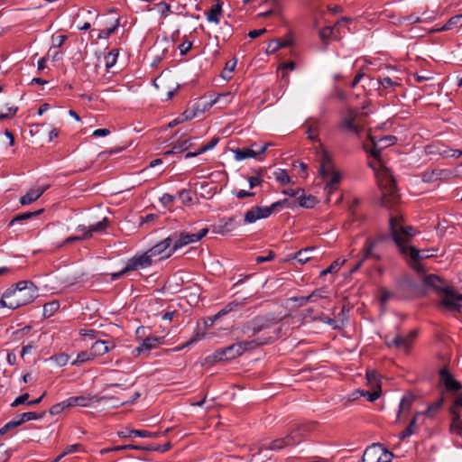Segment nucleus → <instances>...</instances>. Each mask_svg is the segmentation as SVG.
I'll return each instance as SVG.
<instances>
[{"label":"nucleus","mask_w":462,"mask_h":462,"mask_svg":"<svg viewBox=\"0 0 462 462\" xmlns=\"http://www.w3.org/2000/svg\"><path fill=\"white\" fill-rule=\"evenodd\" d=\"M18 417L21 421V424H23L25 421L42 419L43 417V413L37 414L35 412L29 411V412H24V413L19 414Z\"/></svg>","instance_id":"obj_50"},{"label":"nucleus","mask_w":462,"mask_h":462,"mask_svg":"<svg viewBox=\"0 0 462 462\" xmlns=\"http://www.w3.org/2000/svg\"><path fill=\"white\" fill-rule=\"evenodd\" d=\"M154 86L159 90V95L162 99L169 100L179 88V84L171 78L161 75L154 80Z\"/></svg>","instance_id":"obj_7"},{"label":"nucleus","mask_w":462,"mask_h":462,"mask_svg":"<svg viewBox=\"0 0 462 462\" xmlns=\"http://www.w3.org/2000/svg\"><path fill=\"white\" fill-rule=\"evenodd\" d=\"M179 198L182 201L183 204L185 205H189L192 202L193 200V194L190 190L189 189H181L180 192H179Z\"/></svg>","instance_id":"obj_56"},{"label":"nucleus","mask_w":462,"mask_h":462,"mask_svg":"<svg viewBox=\"0 0 462 462\" xmlns=\"http://www.w3.org/2000/svg\"><path fill=\"white\" fill-rule=\"evenodd\" d=\"M440 305L449 310H459L462 294L457 293L450 288L444 287L439 293Z\"/></svg>","instance_id":"obj_8"},{"label":"nucleus","mask_w":462,"mask_h":462,"mask_svg":"<svg viewBox=\"0 0 462 462\" xmlns=\"http://www.w3.org/2000/svg\"><path fill=\"white\" fill-rule=\"evenodd\" d=\"M153 262L152 256L150 255V253L147 251L143 254L129 260L126 266L123 269V272L147 268L151 266Z\"/></svg>","instance_id":"obj_14"},{"label":"nucleus","mask_w":462,"mask_h":462,"mask_svg":"<svg viewBox=\"0 0 462 462\" xmlns=\"http://www.w3.org/2000/svg\"><path fill=\"white\" fill-rule=\"evenodd\" d=\"M328 297V291L325 288H319L312 291L311 294L308 296V299H310V302L316 301L318 299H326Z\"/></svg>","instance_id":"obj_49"},{"label":"nucleus","mask_w":462,"mask_h":462,"mask_svg":"<svg viewBox=\"0 0 462 462\" xmlns=\"http://www.w3.org/2000/svg\"><path fill=\"white\" fill-rule=\"evenodd\" d=\"M419 413H417L414 418L411 420V421L410 422L409 426L407 427V429L405 430H403L401 435H400V439H406L407 437H410L411 435L413 434V427L415 426L416 424V420H417V417H418Z\"/></svg>","instance_id":"obj_57"},{"label":"nucleus","mask_w":462,"mask_h":462,"mask_svg":"<svg viewBox=\"0 0 462 462\" xmlns=\"http://www.w3.org/2000/svg\"><path fill=\"white\" fill-rule=\"evenodd\" d=\"M171 244L172 239L167 237L149 249L148 252L154 261L166 259L175 252Z\"/></svg>","instance_id":"obj_9"},{"label":"nucleus","mask_w":462,"mask_h":462,"mask_svg":"<svg viewBox=\"0 0 462 462\" xmlns=\"http://www.w3.org/2000/svg\"><path fill=\"white\" fill-rule=\"evenodd\" d=\"M369 139L372 143L373 147L368 150L366 147V151L375 159H379L381 150L384 147L390 146L393 144L395 137L392 135L383 136L378 140L369 134Z\"/></svg>","instance_id":"obj_15"},{"label":"nucleus","mask_w":462,"mask_h":462,"mask_svg":"<svg viewBox=\"0 0 462 462\" xmlns=\"http://www.w3.org/2000/svg\"><path fill=\"white\" fill-rule=\"evenodd\" d=\"M222 14V4L218 1L214 5L211 9L207 13V20L209 23H218Z\"/></svg>","instance_id":"obj_31"},{"label":"nucleus","mask_w":462,"mask_h":462,"mask_svg":"<svg viewBox=\"0 0 462 462\" xmlns=\"http://www.w3.org/2000/svg\"><path fill=\"white\" fill-rule=\"evenodd\" d=\"M60 308V304L58 301H51L46 303L43 306V314L44 316L50 317L53 315Z\"/></svg>","instance_id":"obj_45"},{"label":"nucleus","mask_w":462,"mask_h":462,"mask_svg":"<svg viewBox=\"0 0 462 462\" xmlns=\"http://www.w3.org/2000/svg\"><path fill=\"white\" fill-rule=\"evenodd\" d=\"M155 8L162 17H167L168 14L171 12V5L166 2H160L156 4Z\"/></svg>","instance_id":"obj_53"},{"label":"nucleus","mask_w":462,"mask_h":462,"mask_svg":"<svg viewBox=\"0 0 462 462\" xmlns=\"http://www.w3.org/2000/svg\"><path fill=\"white\" fill-rule=\"evenodd\" d=\"M285 205L291 208L295 206L294 203H291L287 199H284L282 200L273 203L269 207H255L245 214L244 222L245 224H252L259 219L267 218L274 211L278 210Z\"/></svg>","instance_id":"obj_6"},{"label":"nucleus","mask_w":462,"mask_h":462,"mask_svg":"<svg viewBox=\"0 0 462 462\" xmlns=\"http://www.w3.org/2000/svg\"><path fill=\"white\" fill-rule=\"evenodd\" d=\"M273 175L276 181L282 185L292 182L291 178L289 176L285 170L278 169L277 171H274Z\"/></svg>","instance_id":"obj_39"},{"label":"nucleus","mask_w":462,"mask_h":462,"mask_svg":"<svg viewBox=\"0 0 462 462\" xmlns=\"http://www.w3.org/2000/svg\"><path fill=\"white\" fill-rule=\"evenodd\" d=\"M390 230L393 238L399 247L401 253L409 255L414 262L412 267L418 272L422 273V266L418 263L420 259L429 258L434 255V250L420 251L413 246L407 247L406 243L414 236L413 228L410 226H403L401 216H393L390 218Z\"/></svg>","instance_id":"obj_1"},{"label":"nucleus","mask_w":462,"mask_h":462,"mask_svg":"<svg viewBox=\"0 0 462 462\" xmlns=\"http://www.w3.org/2000/svg\"><path fill=\"white\" fill-rule=\"evenodd\" d=\"M20 425H21V421L19 420V417L16 416L14 420H10L4 427H2L0 429V434L4 435L8 430H13V429H14V428H16V427H18Z\"/></svg>","instance_id":"obj_54"},{"label":"nucleus","mask_w":462,"mask_h":462,"mask_svg":"<svg viewBox=\"0 0 462 462\" xmlns=\"http://www.w3.org/2000/svg\"><path fill=\"white\" fill-rule=\"evenodd\" d=\"M443 402V398H439V400L429 405L427 411H425V414L427 416H433L434 413L441 408Z\"/></svg>","instance_id":"obj_52"},{"label":"nucleus","mask_w":462,"mask_h":462,"mask_svg":"<svg viewBox=\"0 0 462 462\" xmlns=\"http://www.w3.org/2000/svg\"><path fill=\"white\" fill-rule=\"evenodd\" d=\"M115 344L113 342L105 341V340H97L91 346L90 350L94 356V357L103 356L109 352L111 349L115 348Z\"/></svg>","instance_id":"obj_22"},{"label":"nucleus","mask_w":462,"mask_h":462,"mask_svg":"<svg viewBox=\"0 0 462 462\" xmlns=\"http://www.w3.org/2000/svg\"><path fill=\"white\" fill-rule=\"evenodd\" d=\"M451 175L452 173L448 170L434 169L425 171L422 174V180L424 182H434L438 180H448Z\"/></svg>","instance_id":"obj_18"},{"label":"nucleus","mask_w":462,"mask_h":462,"mask_svg":"<svg viewBox=\"0 0 462 462\" xmlns=\"http://www.w3.org/2000/svg\"><path fill=\"white\" fill-rule=\"evenodd\" d=\"M117 57L118 51L116 50H112L105 56L106 67L107 69L116 64Z\"/></svg>","instance_id":"obj_46"},{"label":"nucleus","mask_w":462,"mask_h":462,"mask_svg":"<svg viewBox=\"0 0 462 462\" xmlns=\"http://www.w3.org/2000/svg\"><path fill=\"white\" fill-rule=\"evenodd\" d=\"M462 26V14L451 17L444 26L439 29L434 30L433 32H440L451 30L453 28H458Z\"/></svg>","instance_id":"obj_35"},{"label":"nucleus","mask_w":462,"mask_h":462,"mask_svg":"<svg viewBox=\"0 0 462 462\" xmlns=\"http://www.w3.org/2000/svg\"><path fill=\"white\" fill-rule=\"evenodd\" d=\"M376 245V242L375 241H372V240H367L366 243H365V246L364 248V256L362 259H366L370 256H373V249L374 248Z\"/></svg>","instance_id":"obj_58"},{"label":"nucleus","mask_w":462,"mask_h":462,"mask_svg":"<svg viewBox=\"0 0 462 462\" xmlns=\"http://www.w3.org/2000/svg\"><path fill=\"white\" fill-rule=\"evenodd\" d=\"M159 343H160L159 337H146L143 341L142 345L140 346L136 347L133 353L135 356H138L143 351H149V350L154 348L157 346V344H159Z\"/></svg>","instance_id":"obj_28"},{"label":"nucleus","mask_w":462,"mask_h":462,"mask_svg":"<svg viewBox=\"0 0 462 462\" xmlns=\"http://www.w3.org/2000/svg\"><path fill=\"white\" fill-rule=\"evenodd\" d=\"M94 358L95 357H94L91 350L82 351L78 354L77 358L74 361H72L71 364L76 365H79V364L87 362V361H90Z\"/></svg>","instance_id":"obj_42"},{"label":"nucleus","mask_w":462,"mask_h":462,"mask_svg":"<svg viewBox=\"0 0 462 462\" xmlns=\"http://www.w3.org/2000/svg\"><path fill=\"white\" fill-rule=\"evenodd\" d=\"M365 115L366 114L352 108L346 109L341 115L338 129L343 132L353 133L358 135L365 127L363 119Z\"/></svg>","instance_id":"obj_5"},{"label":"nucleus","mask_w":462,"mask_h":462,"mask_svg":"<svg viewBox=\"0 0 462 462\" xmlns=\"http://www.w3.org/2000/svg\"><path fill=\"white\" fill-rule=\"evenodd\" d=\"M130 433L136 437L141 438H158L161 436V432H150L147 430H131Z\"/></svg>","instance_id":"obj_51"},{"label":"nucleus","mask_w":462,"mask_h":462,"mask_svg":"<svg viewBox=\"0 0 462 462\" xmlns=\"http://www.w3.org/2000/svg\"><path fill=\"white\" fill-rule=\"evenodd\" d=\"M366 397L369 402H374L379 398L378 392H369L365 390H356L347 398L348 401L357 400L359 397Z\"/></svg>","instance_id":"obj_30"},{"label":"nucleus","mask_w":462,"mask_h":462,"mask_svg":"<svg viewBox=\"0 0 462 462\" xmlns=\"http://www.w3.org/2000/svg\"><path fill=\"white\" fill-rule=\"evenodd\" d=\"M48 188L49 186L46 185L31 189L24 196L20 198L21 205L25 206L36 201L39 198L42 197V195Z\"/></svg>","instance_id":"obj_21"},{"label":"nucleus","mask_w":462,"mask_h":462,"mask_svg":"<svg viewBox=\"0 0 462 462\" xmlns=\"http://www.w3.org/2000/svg\"><path fill=\"white\" fill-rule=\"evenodd\" d=\"M415 399L416 396L411 393L403 395L399 405L398 418L409 411Z\"/></svg>","instance_id":"obj_27"},{"label":"nucleus","mask_w":462,"mask_h":462,"mask_svg":"<svg viewBox=\"0 0 462 462\" xmlns=\"http://www.w3.org/2000/svg\"><path fill=\"white\" fill-rule=\"evenodd\" d=\"M367 385L371 388L372 392H378L381 394V383L378 374L375 370H368L366 372Z\"/></svg>","instance_id":"obj_29"},{"label":"nucleus","mask_w":462,"mask_h":462,"mask_svg":"<svg viewBox=\"0 0 462 462\" xmlns=\"http://www.w3.org/2000/svg\"><path fill=\"white\" fill-rule=\"evenodd\" d=\"M314 251H315L314 247H308V248L302 249L295 254V259H297L301 263H305L310 259H311L313 257L312 254H313Z\"/></svg>","instance_id":"obj_36"},{"label":"nucleus","mask_w":462,"mask_h":462,"mask_svg":"<svg viewBox=\"0 0 462 462\" xmlns=\"http://www.w3.org/2000/svg\"><path fill=\"white\" fill-rule=\"evenodd\" d=\"M42 212H43V209H39V210H36V211H33V212H25V213H22V214L16 215L11 220L10 225L13 226V225H14L17 222H21V221H23V220L30 219L32 217L39 216Z\"/></svg>","instance_id":"obj_37"},{"label":"nucleus","mask_w":462,"mask_h":462,"mask_svg":"<svg viewBox=\"0 0 462 462\" xmlns=\"http://www.w3.org/2000/svg\"><path fill=\"white\" fill-rule=\"evenodd\" d=\"M380 293H381V296H380V302H381V305L382 306H384L388 300L393 297V293L389 291H387L386 289L384 288H382L380 290Z\"/></svg>","instance_id":"obj_63"},{"label":"nucleus","mask_w":462,"mask_h":462,"mask_svg":"<svg viewBox=\"0 0 462 462\" xmlns=\"http://www.w3.org/2000/svg\"><path fill=\"white\" fill-rule=\"evenodd\" d=\"M236 66V59L228 60L226 63V67H225L224 70L221 73L222 78L225 79H230V74L235 70Z\"/></svg>","instance_id":"obj_44"},{"label":"nucleus","mask_w":462,"mask_h":462,"mask_svg":"<svg viewBox=\"0 0 462 462\" xmlns=\"http://www.w3.org/2000/svg\"><path fill=\"white\" fill-rule=\"evenodd\" d=\"M236 226V218L229 217L225 221H221L217 226L213 227V232L218 235H226L227 233L233 231Z\"/></svg>","instance_id":"obj_25"},{"label":"nucleus","mask_w":462,"mask_h":462,"mask_svg":"<svg viewBox=\"0 0 462 462\" xmlns=\"http://www.w3.org/2000/svg\"><path fill=\"white\" fill-rule=\"evenodd\" d=\"M318 157L320 164L319 173L322 180H327L329 174L338 171L336 170L329 154L326 151H320L318 153Z\"/></svg>","instance_id":"obj_13"},{"label":"nucleus","mask_w":462,"mask_h":462,"mask_svg":"<svg viewBox=\"0 0 462 462\" xmlns=\"http://www.w3.org/2000/svg\"><path fill=\"white\" fill-rule=\"evenodd\" d=\"M17 106H9L6 108V112L0 113V120H5L8 118H12L17 112Z\"/></svg>","instance_id":"obj_60"},{"label":"nucleus","mask_w":462,"mask_h":462,"mask_svg":"<svg viewBox=\"0 0 462 462\" xmlns=\"http://www.w3.org/2000/svg\"><path fill=\"white\" fill-rule=\"evenodd\" d=\"M421 282L425 291L434 290L439 294V291L444 288L441 285L439 277L435 274L422 275Z\"/></svg>","instance_id":"obj_20"},{"label":"nucleus","mask_w":462,"mask_h":462,"mask_svg":"<svg viewBox=\"0 0 462 462\" xmlns=\"http://www.w3.org/2000/svg\"><path fill=\"white\" fill-rule=\"evenodd\" d=\"M379 83L384 88H395L400 86V79L398 78L383 77L379 79Z\"/></svg>","instance_id":"obj_43"},{"label":"nucleus","mask_w":462,"mask_h":462,"mask_svg":"<svg viewBox=\"0 0 462 462\" xmlns=\"http://www.w3.org/2000/svg\"><path fill=\"white\" fill-rule=\"evenodd\" d=\"M281 328H277L273 335L266 337H257L255 339L252 340H246V341H240L238 342L239 346L242 348L243 354L246 351H250L253 349H255L256 347H259L261 346L269 344L274 340H276L280 337Z\"/></svg>","instance_id":"obj_11"},{"label":"nucleus","mask_w":462,"mask_h":462,"mask_svg":"<svg viewBox=\"0 0 462 462\" xmlns=\"http://www.w3.org/2000/svg\"><path fill=\"white\" fill-rule=\"evenodd\" d=\"M189 145H190L189 140L185 139V140L178 141L173 145L172 150L166 152L165 154H171L172 152H182L188 150Z\"/></svg>","instance_id":"obj_40"},{"label":"nucleus","mask_w":462,"mask_h":462,"mask_svg":"<svg viewBox=\"0 0 462 462\" xmlns=\"http://www.w3.org/2000/svg\"><path fill=\"white\" fill-rule=\"evenodd\" d=\"M207 337V333L205 331H197L194 336L187 342L185 343L183 346H179L177 349L178 350H181L183 349L184 347H187L192 344H194L195 342H198L203 338H205Z\"/></svg>","instance_id":"obj_47"},{"label":"nucleus","mask_w":462,"mask_h":462,"mask_svg":"<svg viewBox=\"0 0 462 462\" xmlns=\"http://www.w3.org/2000/svg\"><path fill=\"white\" fill-rule=\"evenodd\" d=\"M78 406L88 407L91 402L96 401V397L93 396H77Z\"/></svg>","instance_id":"obj_61"},{"label":"nucleus","mask_w":462,"mask_h":462,"mask_svg":"<svg viewBox=\"0 0 462 462\" xmlns=\"http://www.w3.org/2000/svg\"><path fill=\"white\" fill-rule=\"evenodd\" d=\"M294 443V440L291 436L286 437L285 439H275L271 444V449H281L284 446L291 445Z\"/></svg>","instance_id":"obj_41"},{"label":"nucleus","mask_w":462,"mask_h":462,"mask_svg":"<svg viewBox=\"0 0 462 462\" xmlns=\"http://www.w3.org/2000/svg\"><path fill=\"white\" fill-rule=\"evenodd\" d=\"M108 225V220L106 217H104L101 221L98 223L92 225L88 227H86L84 226H79V229L85 232V237L90 238L94 232H102L106 228Z\"/></svg>","instance_id":"obj_24"},{"label":"nucleus","mask_w":462,"mask_h":462,"mask_svg":"<svg viewBox=\"0 0 462 462\" xmlns=\"http://www.w3.org/2000/svg\"><path fill=\"white\" fill-rule=\"evenodd\" d=\"M282 318H278L273 314L255 317L244 323L240 330L247 337H252L281 321Z\"/></svg>","instance_id":"obj_4"},{"label":"nucleus","mask_w":462,"mask_h":462,"mask_svg":"<svg viewBox=\"0 0 462 462\" xmlns=\"http://www.w3.org/2000/svg\"><path fill=\"white\" fill-rule=\"evenodd\" d=\"M342 175L339 171L329 174V177L327 180H323L325 182V190L327 192L328 200L329 199L330 195L336 190V185L338 184L341 180Z\"/></svg>","instance_id":"obj_23"},{"label":"nucleus","mask_w":462,"mask_h":462,"mask_svg":"<svg viewBox=\"0 0 462 462\" xmlns=\"http://www.w3.org/2000/svg\"><path fill=\"white\" fill-rule=\"evenodd\" d=\"M219 141V138L218 137H214L210 140V142L208 143V144H205L203 146H201L198 152H189L186 154V158H190V157H194L198 154H200V153H203L208 150H211L212 148H214L217 143H218Z\"/></svg>","instance_id":"obj_38"},{"label":"nucleus","mask_w":462,"mask_h":462,"mask_svg":"<svg viewBox=\"0 0 462 462\" xmlns=\"http://www.w3.org/2000/svg\"><path fill=\"white\" fill-rule=\"evenodd\" d=\"M37 296V287L32 282L20 281L14 289L7 290L3 294L1 308L14 310L32 302Z\"/></svg>","instance_id":"obj_2"},{"label":"nucleus","mask_w":462,"mask_h":462,"mask_svg":"<svg viewBox=\"0 0 462 462\" xmlns=\"http://www.w3.org/2000/svg\"><path fill=\"white\" fill-rule=\"evenodd\" d=\"M270 145L271 143H265L262 145L254 143L251 147L233 150L235 159L236 161H242L249 158H256L258 155L264 153Z\"/></svg>","instance_id":"obj_10"},{"label":"nucleus","mask_w":462,"mask_h":462,"mask_svg":"<svg viewBox=\"0 0 462 462\" xmlns=\"http://www.w3.org/2000/svg\"><path fill=\"white\" fill-rule=\"evenodd\" d=\"M241 355H243L242 348L237 342L226 348L217 350L209 358L214 362H217L234 359Z\"/></svg>","instance_id":"obj_12"},{"label":"nucleus","mask_w":462,"mask_h":462,"mask_svg":"<svg viewBox=\"0 0 462 462\" xmlns=\"http://www.w3.org/2000/svg\"><path fill=\"white\" fill-rule=\"evenodd\" d=\"M388 345L390 346H395L397 348L408 350L411 343L407 336H397L391 342H388Z\"/></svg>","instance_id":"obj_34"},{"label":"nucleus","mask_w":462,"mask_h":462,"mask_svg":"<svg viewBox=\"0 0 462 462\" xmlns=\"http://www.w3.org/2000/svg\"><path fill=\"white\" fill-rule=\"evenodd\" d=\"M333 27H326L319 32V37L323 42H325L328 38H330L334 34Z\"/></svg>","instance_id":"obj_62"},{"label":"nucleus","mask_w":462,"mask_h":462,"mask_svg":"<svg viewBox=\"0 0 462 462\" xmlns=\"http://www.w3.org/2000/svg\"><path fill=\"white\" fill-rule=\"evenodd\" d=\"M68 407L66 405V402H65V401H63L61 402L52 405L50 409V413L51 415H57V414H60L62 411H64Z\"/></svg>","instance_id":"obj_59"},{"label":"nucleus","mask_w":462,"mask_h":462,"mask_svg":"<svg viewBox=\"0 0 462 462\" xmlns=\"http://www.w3.org/2000/svg\"><path fill=\"white\" fill-rule=\"evenodd\" d=\"M241 305L240 302L236 301V300H234L230 303H228L225 308H223L222 310H220L217 313H218V316L223 317L225 316L226 314L231 312V311H234L236 310L239 306Z\"/></svg>","instance_id":"obj_55"},{"label":"nucleus","mask_w":462,"mask_h":462,"mask_svg":"<svg viewBox=\"0 0 462 462\" xmlns=\"http://www.w3.org/2000/svg\"><path fill=\"white\" fill-rule=\"evenodd\" d=\"M439 381L440 383L445 386L446 390L449 392L458 391L462 388L461 383L455 380L446 368L440 370Z\"/></svg>","instance_id":"obj_17"},{"label":"nucleus","mask_w":462,"mask_h":462,"mask_svg":"<svg viewBox=\"0 0 462 462\" xmlns=\"http://www.w3.org/2000/svg\"><path fill=\"white\" fill-rule=\"evenodd\" d=\"M378 163L381 164L380 162H378ZM371 166L376 171L377 181L380 189H382L383 196L381 199V204L383 207L391 208L397 203L399 199V195L396 191L395 181L393 175L390 171L383 165H380L379 170H377L374 165Z\"/></svg>","instance_id":"obj_3"},{"label":"nucleus","mask_w":462,"mask_h":462,"mask_svg":"<svg viewBox=\"0 0 462 462\" xmlns=\"http://www.w3.org/2000/svg\"><path fill=\"white\" fill-rule=\"evenodd\" d=\"M208 229L206 227L195 234H180V237L175 241L174 245H172L173 249L176 251L184 245L199 241L208 234Z\"/></svg>","instance_id":"obj_16"},{"label":"nucleus","mask_w":462,"mask_h":462,"mask_svg":"<svg viewBox=\"0 0 462 462\" xmlns=\"http://www.w3.org/2000/svg\"><path fill=\"white\" fill-rule=\"evenodd\" d=\"M345 263H346L345 259L342 260V261H339V260L334 261L329 265V267H328L327 269H325V270H323L321 272V275H326L328 273H337Z\"/></svg>","instance_id":"obj_48"},{"label":"nucleus","mask_w":462,"mask_h":462,"mask_svg":"<svg viewBox=\"0 0 462 462\" xmlns=\"http://www.w3.org/2000/svg\"><path fill=\"white\" fill-rule=\"evenodd\" d=\"M207 105L206 103L205 104H200V103H197L192 108H189L187 110H185L182 114H181V116L183 117L184 121H188V120H191L192 118L198 116L199 115H201L202 113L205 112V110L207 109Z\"/></svg>","instance_id":"obj_26"},{"label":"nucleus","mask_w":462,"mask_h":462,"mask_svg":"<svg viewBox=\"0 0 462 462\" xmlns=\"http://www.w3.org/2000/svg\"><path fill=\"white\" fill-rule=\"evenodd\" d=\"M233 99V96L231 92H226L223 94H219L215 99L211 100L209 103H206L207 107L209 108L215 104L221 105L222 107L228 105Z\"/></svg>","instance_id":"obj_33"},{"label":"nucleus","mask_w":462,"mask_h":462,"mask_svg":"<svg viewBox=\"0 0 462 462\" xmlns=\"http://www.w3.org/2000/svg\"><path fill=\"white\" fill-rule=\"evenodd\" d=\"M393 457V454L391 451H388L382 445V455L380 456V462H391Z\"/></svg>","instance_id":"obj_64"},{"label":"nucleus","mask_w":462,"mask_h":462,"mask_svg":"<svg viewBox=\"0 0 462 462\" xmlns=\"http://www.w3.org/2000/svg\"><path fill=\"white\" fill-rule=\"evenodd\" d=\"M297 201L299 206L306 208H313L318 202L315 197L306 195L303 189H301V192L298 196Z\"/></svg>","instance_id":"obj_32"},{"label":"nucleus","mask_w":462,"mask_h":462,"mask_svg":"<svg viewBox=\"0 0 462 462\" xmlns=\"http://www.w3.org/2000/svg\"><path fill=\"white\" fill-rule=\"evenodd\" d=\"M381 455L382 445L374 443L365 450L361 462H380Z\"/></svg>","instance_id":"obj_19"}]
</instances>
